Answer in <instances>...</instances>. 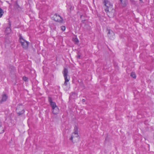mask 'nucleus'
Segmentation results:
<instances>
[{"label": "nucleus", "instance_id": "1", "mask_svg": "<svg viewBox=\"0 0 154 154\" xmlns=\"http://www.w3.org/2000/svg\"><path fill=\"white\" fill-rule=\"evenodd\" d=\"M105 6L106 7L105 10L107 14L109 17H112L114 15L115 10L113 8V6L108 0H103Z\"/></svg>", "mask_w": 154, "mask_h": 154}, {"label": "nucleus", "instance_id": "2", "mask_svg": "<svg viewBox=\"0 0 154 154\" xmlns=\"http://www.w3.org/2000/svg\"><path fill=\"white\" fill-rule=\"evenodd\" d=\"M64 77L65 82L63 85V87L66 89H68L70 88L69 82L70 80V77L68 75V69L64 68L62 72Z\"/></svg>", "mask_w": 154, "mask_h": 154}, {"label": "nucleus", "instance_id": "3", "mask_svg": "<svg viewBox=\"0 0 154 154\" xmlns=\"http://www.w3.org/2000/svg\"><path fill=\"white\" fill-rule=\"evenodd\" d=\"M78 137V128L76 126H75L74 128V132L72 134L71 136L69 138V140L72 141H73V138Z\"/></svg>", "mask_w": 154, "mask_h": 154}, {"label": "nucleus", "instance_id": "4", "mask_svg": "<svg viewBox=\"0 0 154 154\" xmlns=\"http://www.w3.org/2000/svg\"><path fill=\"white\" fill-rule=\"evenodd\" d=\"M16 112L19 116L21 115L24 113L25 110L22 104H20L17 106Z\"/></svg>", "mask_w": 154, "mask_h": 154}, {"label": "nucleus", "instance_id": "5", "mask_svg": "<svg viewBox=\"0 0 154 154\" xmlns=\"http://www.w3.org/2000/svg\"><path fill=\"white\" fill-rule=\"evenodd\" d=\"M19 40L23 47L24 48H26L28 44V42L24 39L21 36H20Z\"/></svg>", "mask_w": 154, "mask_h": 154}, {"label": "nucleus", "instance_id": "6", "mask_svg": "<svg viewBox=\"0 0 154 154\" xmlns=\"http://www.w3.org/2000/svg\"><path fill=\"white\" fill-rule=\"evenodd\" d=\"M53 20L62 23L63 22V18L59 15L56 14L54 15L53 17Z\"/></svg>", "mask_w": 154, "mask_h": 154}, {"label": "nucleus", "instance_id": "7", "mask_svg": "<svg viewBox=\"0 0 154 154\" xmlns=\"http://www.w3.org/2000/svg\"><path fill=\"white\" fill-rule=\"evenodd\" d=\"M48 100L50 104L52 107V109L57 106L56 103L52 101V98L50 97H48Z\"/></svg>", "mask_w": 154, "mask_h": 154}, {"label": "nucleus", "instance_id": "8", "mask_svg": "<svg viewBox=\"0 0 154 154\" xmlns=\"http://www.w3.org/2000/svg\"><path fill=\"white\" fill-rule=\"evenodd\" d=\"M52 110L53 113L54 114H57L59 112V110L57 106L52 108Z\"/></svg>", "mask_w": 154, "mask_h": 154}, {"label": "nucleus", "instance_id": "9", "mask_svg": "<svg viewBox=\"0 0 154 154\" xmlns=\"http://www.w3.org/2000/svg\"><path fill=\"white\" fill-rule=\"evenodd\" d=\"M108 36L111 39H113L114 38V32L110 30L108 31Z\"/></svg>", "mask_w": 154, "mask_h": 154}, {"label": "nucleus", "instance_id": "10", "mask_svg": "<svg viewBox=\"0 0 154 154\" xmlns=\"http://www.w3.org/2000/svg\"><path fill=\"white\" fill-rule=\"evenodd\" d=\"M8 97L6 94H3L2 95V100H0V102L2 103L3 102L7 100Z\"/></svg>", "mask_w": 154, "mask_h": 154}, {"label": "nucleus", "instance_id": "11", "mask_svg": "<svg viewBox=\"0 0 154 154\" xmlns=\"http://www.w3.org/2000/svg\"><path fill=\"white\" fill-rule=\"evenodd\" d=\"M67 9L69 12L73 9V8L70 4L67 5Z\"/></svg>", "mask_w": 154, "mask_h": 154}, {"label": "nucleus", "instance_id": "12", "mask_svg": "<svg viewBox=\"0 0 154 154\" xmlns=\"http://www.w3.org/2000/svg\"><path fill=\"white\" fill-rule=\"evenodd\" d=\"M72 41L75 42V43H77L79 42V41L76 36L72 38Z\"/></svg>", "mask_w": 154, "mask_h": 154}, {"label": "nucleus", "instance_id": "13", "mask_svg": "<svg viewBox=\"0 0 154 154\" xmlns=\"http://www.w3.org/2000/svg\"><path fill=\"white\" fill-rule=\"evenodd\" d=\"M11 29L10 27H7L5 30V33L7 34H9L11 32Z\"/></svg>", "mask_w": 154, "mask_h": 154}, {"label": "nucleus", "instance_id": "14", "mask_svg": "<svg viewBox=\"0 0 154 154\" xmlns=\"http://www.w3.org/2000/svg\"><path fill=\"white\" fill-rule=\"evenodd\" d=\"M4 13L3 10L0 8V18H1L3 15Z\"/></svg>", "mask_w": 154, "mask_h": 154}, {"label": "nucleus", "instance_id": "15", "mask_svg": "<svg viewBox=\"0 0 154 154\" xmlns=\"http://www.w3.org/2000/svg\"><path fill=\"white\" fill-rule=\"evenodd\" d=\"M77 95L75 93H72V94L70 96V97L74 99L75 97H76Z\"/></svg>", "mask_w": 154, "mask_h": 154}, {"label": "nucleus", "instance_id": "16", "mask_svg": "<svg viewBox=\"0 0 154 154\" xmlns=\"http://www.w3.org/2000/svg\"><path fill=\"white\" fill-rule=\"evenodd\" d=\"M131 76L134 79H135L136 77L135 74L134 72H131Z\"/></svg>", "mask_w": 154, "mask_h": 154}, {"label": "nucleus", "instance_id": "17", "mask_svg": "<svg viewBox=\"0 0 154 154\" xmlns=\"http://www.w3.org/2000/svg\"><path fill=\"white\" fill-rule=\"evenodd\" d=\"M61 29L63 31H64L65 30L66 27L64 26H62L61 27Z\"/></svg>", "mask_w": 154, "mask_h": 154}, {"label": "nucleus", "instance_id": "18", "mask_svg": "<svg viewBox=\"0 0 154 154\" xmlns=\"http://www.w3.org/2000/svg\"><path fill=\"white\" fill-rule=\"evenodd\" d=\"M10 69H11L12 71H14L15 70V68L12 66H11L10 68Z\"/></svg>", "mask_w": 154, "mask_h": 154}, {"label": "nucleus", "instance_id": "19", "mask_svg": "<svg viewBox=\"0 0 154 154\" xmlns=\"http://www.w3.org/2000/svg\"><path fill=\"white\" fill-rule=\"evenodd\" d=\"M23 79L25 81H26L28 80V78L24 76L23 77Z\"/></svg>", "mask_w": 154, "mask_h": 154}, {"label": "nucleus", "instance_id": "20", "mask_svg": "<svg viewBox=\"0 0 154 154\" xmlns=\"http://www.w3.org/2000/svg\"><path fill=\"white\" fill-rule=\"evenodd\" d=\"M2 127V122L0 121V128H1Z\"/></svg>", "mask_w": 154, "mask_h": 154}, {"label": "nucleus", "instance_id": "21", "mask_svg": "<svg viewBox=\"0 0 154 154\" xmlns=\"http://www.w3.org/2000/svg\"><path fill=\"white\" fill-rule=\"evenodd\" d=\"M82 102L84 103L85 102V100L84 99H83L82 100Z\"/></svg>", "mask_w": 154, "mask_h": 154}, {"label": "nucleus", "instance_id": "22", "mask_svg": "<svg viewBox=\"0 0 154 154\" xmlns=\"http://www.w3.org/2000/svg\"><path fill=\"white\" fill-rule=\"evenodd\" d=\"M140 2V3H143V1L142 0H139Z\"/></svg>", "mask_w": 154, "mask_h": 154}, {"label": "nucleus", "instance_id": "23", "mask_svg": "<svg viewBox=\"0 0 154 154\" xmlns=\"http://www.w3.org/2000/svg\"><path fill=\"white\" fill-rule=\"evenodd\" d=\"M120 2H121L122 3H123V1H124V0H120Z\"/></svg>", "mask_w": 154, "mask_h": 154}, {"label": "nucleus", "instance_id": "24", "mask_svg": "<svg viewBox=\"0 0 154 154\" xmlns=\"http://www.w3.org/2000/svg\"><path fill=\"white\" fill-rule=\"evenodd\" d=\"M2 132H3V130L2 131Z\"/></svg>", "mask_w": 154, "mask_h": 154}]
</instances>
